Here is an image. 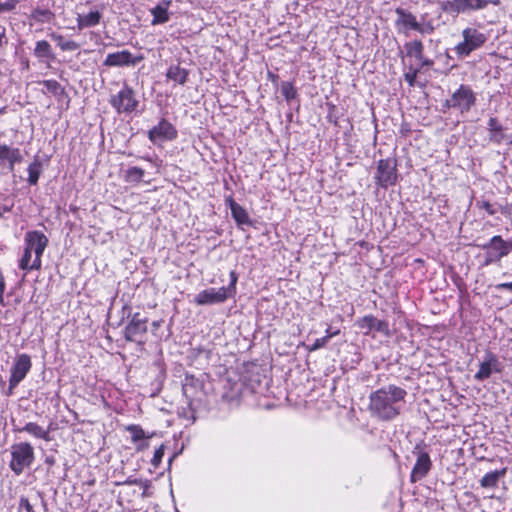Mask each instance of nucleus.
<instances>
[{"mask_svg": "<svg viewBox=\"0 0 512 512\" xmlns=\"http://www.w3.org/2000/svg\"><path fill=\"white\" fill-rule=\"evenodd\" d=\"M10 210L11 207L0 204V218L3 216L4 213L9 212Z\"/></svg>", "mask_w": 512, "mask_h": 512, "instance_id": "nucleus-50", "label": "nucleus"}, {"mask_svg": "<svg viewBox=\"0 0 512 512\" xmlns=\"http://www.w3.org/2000/svg\"><path fill=\"white\" fill-rule=\"evenodd\" d=\"M48 245L47 236L41 231H28L24 237V246L34 253L36 257L41 259Z\"/></svg>", "mask_w": 512, "mask_h": 512, "instance_id": "nucleus-17", "label": "nucleus"}, {"mask_svg": "<svg viewBox=\"0 0 512 512\" xmlns=\"http://www.w3.org/2000/svg\"><path fill=\"white\" fill-rule=\"evenodd\" d=\"M238 277L235 271L230 272V283L228 286L223 287L227 293L233 297L236 293V283H237Z\"/></svg>", "mask_w": 512, "mask_h": 512, "instance_id": "nucleus-41", "label": "nucleus"}, {"mask_svg": "<svg viewBox=\"0 0 512 512\" xmlns=\"http://www.w3.org/2000/svg\"><path fill=\"white\" fill-rule=\"evenodd\" d=\"M485 2H486V6H487L488 4H492V5H494V6H498V5H500V0H485Z\"/></svg>", "mask_w": 512, "mask_h": 512, "instance_id": "nucleus-52", "label": "nucleus"}, {"mask_svg": "<svg viewBox=\"0 0 512 512\" xmlns=\"http://www.w3.org/2000/svg\"><path fill=\"white\" fill-rule=\"evenodd\" d=\"M164 456V445H161L158 449L155 450L153 458L151 460V464L154 466V468H157Z\"/></svg>", "mask_w": 512, "mask_h": 512, "instance_id": "nucleus-42", "label": "nucleus"}, {"mask_svg": "<svg viewBox=\"0 0 512 512\" xmlns=\"http://www.w3.org/2000/svg\"><path fill=\"white\" fill-rule=\"evenodd\" d=\"M432 462L430 456L425 451H419L417 453V459L414 464V467L411 471L410 481L411 483H415L421 479H423L431 470Z\"/></svg>", "mask_w": 512, "mask_h": 512, "instance_id": "nucleus-18", "label": "nucleus"}, {"mask_svg": "<svg viewBox=\"0 0 512 512\" xmlns=\"http://www.w3.org/2000/svg\"><path fill=\"white\" fill-rule=\"evenodd\" d=\"M28 171V183L30 185H36L42 173V164L38 158H35L27 168Z\"/></svg>", "mask_w": 512, "mask_h": 512, "instance_id": "nucleus-31", "label": "nucleus"}, {"mask_svg": "<svg viewBox=\"0 0 512 512\" xmlns=\"http://www.w3.org/2000/svg\"><path fill=\"white\" fill-rule=\"evenodd\" d=\"M0 160L2 162H7L9 169L13 171L15 165L23 161V156L19 148L3 144L0 145Z\"/></svg>", "mask_w": 512, "mask_h": 512, "instance_id": "nucleus-19", "label": "nucleus"}, {"mask_svg": "<svg viewBox=\"0 0 512 512\" xmlns=\"http://www.w3.org/2000/svg\"><path fill=\"white\" fill-rule=\"evenodd\" d=\"M420 72V68H414L410 66L408 70L404 73V79L409 84V86L413 87L416 83V78Z\"/></svg>", "mask_w": 512, "mask_h": 512, "instance_id": "nucleus-38", "label": "nucleus"}, {"mask_svg": "<svg viewBox=\"0 0 512 512\" xmlns=\"http://www.w3.org/2000/svg\"><path fill=\"white\" fill-rule=\"evenodd\" d=\"M170 5V1H162L154 8L150 10L153 19L151 21L152 25L164 24L169 21V13L168 8Z\"/></svg>", "mask_w": 512, "mask_h": 512, "instance_id": "nucleus-22", "label": "nucleus"}, {"mask_svg": "<svg viewBox=\"0 0 512 512\" xmlns=\"http://www.w3.org/2000/svg\"><path fill=\"white\" fill-rule=\"evenodd\" d=\"M280 89L287 102H291L297 97V90L291 82H282Z\"/></svg>", "mask_w": 512, "mask_h": 512, "instance_id": "nucleus-34", "label": "nucleus"}, {"mask_svg": "<svg viewBox=\"0 0 512 512\" xmlns=\"http://www.w3.org/2000/svg\"><path fill=\"white\" fill-rule=\"evenodd\" d=\"M20 506L23 507L27 512H33V507L27 498H21Z\"/></svg>", "mask_w": 512, "mask_h": 512, "instance_id": "nucleus-45", "label": "nucleus"}, {"mask_svg": "<svg viewBox=\"0 0 512 512\" xmlns=\"http://www.w3.org/2000/svg\"><path fill=\"white\" fill-rule=\"evenodd\" d=\"M480 247L485 251L483 265L489 266L512 252V241H506L500 235H495Z\"/></svg>", "mask_w": 512, "mask_h": 512, "instance_id": "nucleus-4", "label": "nucleus"}, {"mask_svg": "<svg viewBox=\"0 0 512 512\" xmlns=\"http://www.w3.org/2000/svg\"><path fill=\"white\" fill-rule=\"evenodd\" d=\"M501 371L502 367L498 357L492 352H487L484 360L479 365V370L474 375V379L482 382L488 379L493 372L500 373Z\"/></svg>", "mask_w": 512, "mask_h": 512, "instance_id": "nucleus-16", "label": "nucleus"}, {"mask_svg": "<svg viewBox=\"0 0 512 512\" xmlns=\"http://www.w3.org/2000/svg\"><path fill=\"white\" fill-rule=\"evenodd\" d=\"M407 392L396 385H387L370 394L369 410L382 421L396 418L405 403Z\"/></svg>", "mask_w": 512, "mask_h": 512, "instance_id": "nucleus-1", "label": "nucleus"}, {"mask_svg": "<svg viewBox=\"0 0 512 512\" xmlns=\"http://www.w3.org/2000/svg\"><path fill=\"white\" fill-rule=\"evenodd\" d=\"M144 173V170L139 167H129L125 171L124 179L129 183H139L142 181Z\"/></svg>", "mask_w": 512, "mask_h": 512, "instance_id": "nucleus-33", "label": "nucleus"}, {"mask_svg": "<svg viewBox=\"0 0 512 512\" xmlns=\"http://www.w3.org/2000/svg\"><path fill=\"white\" fill-rule=\"evenodd\" d=\"M489 141L500 145L506 139L505 128L496 117H490L487 123Z\"/></svg>", "mask_w": 512, "mask_h": 512, "instance_id": "nucleus-20", "label": "nucleus"}, {"mask_svg": "<svg viewBox=\"0 0 512 512\" xmlns=\"http://www.w3.org/2000/svg\"><path fill=\"white\" fill-rule=\"evenodd\" d=\"M119 485H138L142 488L149 489L151 482L149 480H142L134 477H128L123 482L118 483Z\"/></svg>", "mask_w": 512, "mask_h": 512, "instance_id": "nucleus-39", "label": "nucleus"}, {"mask_svg": "<svg viewBox=\"0 0 512 512\" xmlns=\"http://www.w3.org/2000/svg\"><path fill=\"white\" fill-rule=\"evenodd\" d=\"M166 77L177 84L184 85L188 78V71L179 65H171L166 72Z\"/></svg>", "mask_w": 512, "mask_h": 512, "instance_id": "nucleus-27", "label": "nucleus"}, {"mask_svg": "<svg viewBox=\"0 0 512 512\" xmlns=\"http://www.w3.org/2000/svg\"><path fill=\"white\" fill-rule=\"evenodd\" d=\"M32 367L31 358L28 354L22 353L16 356L10 370L9 387L7 395H11L13 390L24 380Z\"/></svg>", "mask_w": 512, "mask_h": 512, "instance_id": "nucleus-8", "label": "nucleus"}, {"mask_svg": "<svg viewBox=\"0 0 512 512\" xmlns=\"http://www.w3.org/2000/svg\"><path fill=\"white\" fill-rule=\"evenodd\" d=\"M19 0H0V14L13 11L19 4Z\"/></svg>", "mask_w": 512, "mask_h": 512, "instance_id": "nucleus-40", "label": "nucleus"}, {"mask_svg": "<svg viewBox=\"0 0 512 512\" xmlns=\"http://www.w3.org/2000/svg\"><path fill=\"white\" fill-rule=\"evenodd\" d=\"M333 333H334V331H331L330 327L326 329V335L333 334Z\"/></svg>", "mask_w": 512, "mask_h": 512, "instance_id": "nucleus-55", "label": "nucleus"}, {"mask_svg": "<svg viewBox=\"0 0 512 512\" xmlns=\"http://www.w3.org/2000/svg\"><path fill=\"white\" fill-rule=\"evenodd\" d=\"M101 18L102 15L99 11H91L85 15L78 14L76 18L77 27L79 30L95 27L100 23Z\"/></svg>", "mask_w": 512, "mask_h": 512, "instance_id": "nucleus-26", "label": "nucleus"}, {"mask_svg": "<svg viewBox=\"0 0 512 512\" xmlns=\"http://www.w3.org/2000/svg\"><path fill=\"white\" fill-rule=\"evenodd\" d=\"M355 324L365 335H369L372 331H376L384 336H390L388 322L385 320H379L371 314L359 318Z\"/></svg>", "mask_w": 512, "mask_h": 512, "instance_id": "nucleus-14", "label": "nucleus"}, {"mask_svg": "<svg viewBox=\"0 0 512 512\" xmlns=\"http://www.w3.org/2000/svg\"><path fill=\"white\" fill-rule=\"evenodd\" d=\"M339 330H335L333 334H327L321 338H317L314 343L308 348L309 351H316L320 348H323L326 346V344L329 342V340L339 334Z\"/></svg>", "mask_w": 512, "mask_h": 512, "instance_id": "nucleus-37", "label": "nucleus"}, {"mask_svg": "<svg viewBox=\"0 0 512 512\" xmlns=\"http://www.w3.org/2000/svg\"><path fill=\"white\" fill-rule=\"evenodd\" d=\"M5 112V107L0 109V114H3Z\"/></svg>", "mask_w": 512, "mask_h": 512, "instance_id": "nucleus-56", "label": "nucleus"}, {"mask_svg": "<svg viewBox=\"0 0 512 512\" xmlns=\"http://www.w3.org/2000/svg\"><path fill=\"white\" fill-rule=\"evenodd\" d=\"M192 383L189 382V379L186 378L185 380V383L183 384V394L187 397V398H192V395L190 394V390L192 389Z\"/></svg>", "mask_w": 512, "mask_h": 512, "instance_id": "nucleus-43", "label": "nucleus"}, {"mask_svg": "<svg viewBox=\"0 0 512 512\" xmlns=\"http://www.w3.org/2000/svg\"><path fill=\"white\" fill-rule=\"evenodd\" d=\"M463 41L458 43L454 50L460 57H467L473 51L481 48L488 40V36L475 28H465L462 31Z\"/></svg>", "mask_w": 512, "mask_h": 512, "instance_id": "nucleus-5", "label": "nucleus"}, {"mask_svg": "<svg viewBox=\"0 0 512 512\" xmlns=\"http://www.w3.org/2000/svg\"><path fill=\"white\" fill-rule=\"evenodd\" d=\"M32 251H30L27 247L24 246V251L19 259V268L21 270H24L26 272L32 271V270H39L42 265L41 259L36 257L34 255V258L32 259Z\"/></svg>", "mask_w": 512, "mask_h": 512, "instance_id": "nucleus-21", "label": "nucleus"}, {"mask_svg": "<svg viewBox=\"0 0 512 512\" xmlns=\"http://www.w3.org/2000/svg\"><path fill=\"white\" fill-rule=\"evenodd\" d=\"M160 325H161V322H160V321H154V322L152 323V326H153V328H155V329L159 328V327H160Z\"/></svg>", "mask_w": 512, "mask_h": 512, "instance_id": "nucleus-53", "label": "nucleus"}, {"mask_svg": "<svg viewBox=\"0 0 512 512\" xmlns=\"http://www.w3.org/2000/svg\"><path fill=\"white\" fill-rule=\"evenodd\" d=\"M146 446H147L146 444H145V445H141V446H139V447H138V449H143V448H145Z\"/></svg>", "mask_w": 512, "mask_h": 512, "instance_id": "nucleus-57", "label": "nucleus"}, {"mask_svg": "<svg viewBox=\"0 0 512 512\" xmlns=\"http://www.w3.org/2000/svg\"><path fill=\"white\" fill-rule=\"evenodd\" d=\"M6 43V29L0 26V48Z\"/></svg>", "mask_w": 512, "mask_h": 512, "instance_id": "nucleus-48", "label": "nucleus"}, {"mask_svg": "<svg viewBox=\"0 0 512 512\" xmlns=\"http://www.w3.org/2000/svg\"><path fill=\"white\" fill-rule=\"evenodd\" d=\"M176 137V128L166 119H161L159 123L148 132V138L154 144L163 141H172Z\"/></svg>", "mask_w": 512, "mask_h": 512, "instance_id": "nucleus-13", "label": "nucleus"}, {"mask_svg": "<svg viewBox=\"0 0 512 512\" xmlns=\"http://www.w3.org/2000/svg\"><path fill=\"white\" fill-rule=\"evenodd\" d=\"M110 104L117 113L129 114L137 109L139 100L137 99L133 88L124 83L118 93L111 97Z\"/></svg>", "mask_w": 512, "mask_h": 512, "instance_id": "nucleus-6", "label": "nucleus"}, {"mask_svg": "<svg viewBox=\"0 0 512 512\" xmlns=\"http://www.w3.org/2000/svg\"><path fill=\"white\" fill-rule=\"evenodd\" d=\"M147 491H148V489L145 490V488H143V493H142L143 497H146L148 495Z\"/></svg>", "mask_w": 512, "mask_h": 512, "instance_id": "nucleus-54", "label": "nucleus"}, {"mask_svg": "<svg viewBox=\"0 0 512 512\" xmlns=\"http://www.w3.org/2000/svg\"><path fill=\"white\" fill-rule=\"evenodd\" d=\"M227 201L229 203L232 217L236 223L238 225H250L251 220L246 210L241 205L236 203L232 198H229Z\"/></svg>", "mask_w": 512, "mask_h": 512, "instance_id": "nucleus-25", "label": "nucleus"}, {"mask_svg": "<svg viewBox=\"0 0 512 512\" xmlns=\"http://www.w3.org/2000/svg\"><path fill=\"white\" fill-rule=\"evenodd\" d=\"M418 61L420 62V70L424 67H431L434 64L433 60L424 57V55L422 56V59H419Z\"/></svg>", "mask_w": 512, "mask_h": 512, "instance_id": "nucleus-44", "label": "nucleus"}, {"mask_svg": "<svg viewBox=\"0 0 512 512\" xmlns=\"http://www.w3.org/2000/svg\"><path fill=\"white\" fill-rule=\"evenodd\" d=\"M483 207H484V209H485L489 214H491V215H492V214H494V211L491 209V208H492V206H491V204H490V203L485 202V203L483 204Z\"/></svg>", "mask_w": 512, "mask_h": 512, "instance_id": "nucleus-51", "label": "nucleus"}, {"mask_svg": "<svg viewBox=\"0 0 512 512\" xmlns=\"http://www.w3.org/2000/svg\"><path fill=\"white\" fill-rule=\"evenodd\" d=\"M5 291V279L3 274L0 272V304H3V294Z\"/></svg>", "mask_w": 512, "mask_h": 512, "instance_id": "nucleus-47", "label": "nucleus"}, {"mask_svg": "<svg viewBox=\"0 0 512 512\" xmlns=\"http://www.w3.org/2000/svg\"><path fill=\"white\" fill-rule=\"evenodd\" d=\"M232 298L227 291L221 288H208L200 291L194 298L197 305H214L224 303L227 299Z\"/></svg>", "mask_w": 512, "mask_h": 512, "instance_id": "nucleus-15", "label": "nucleus"}, {"mask_svg": "<svg viewBox=\"0 0 512 512\" xmlns=\"http://www.w3.org/2000/svg\"><path fill=\"white\" fill-rule=\"evenodd\" d=\"M376 179L381 187L394 185L397 180L396 161L391 158L381 159L377 165Z\"/></svg>", "mask_w": 512, "mask_h": 512, "instance_id": "nucleus-11", "label": "nucleus"}, {"mask_svg": "<svg viewBox=\"0 0 512 512\" xmlns=\"http://www.w3.org/2000/svg\"><path fill=\"white\" fill-rule=\"evenodd\" d=\"M127 431L131 434V439L133 442H138L145 438H150L151 436L146 435L145 431L139 425H129L127 427Z\"/></svg>", "mask_w": 512, "mask_h": 512, "instance_id": "nucleus-36", "label": "nucleus"}, {"mask_svg": "<svg viewBox=\"0 0 512 512\" xmlns=\"http://www.w3.org/2000/svg\"><path fill=\"white\" fill-rule=\"evenodd\" d=\"M146 333L147 318L141 317L140 313L133 314L124 330L125 339L143 345V337Z\"/></svg>", "mask_w": 512, "mask_h": 512, "instance_id": "nucleus-10", "label": "nucleus"}, {"mask_svg": "<svg viewBox=\"0 0 512 512\" xmlns=\"http://www.w3.org/2000/svg\"><path fill=\"white\" fill-rule=\"evenodd\" d=\"M395 13L397 18L395 20V27L399 33L408 34L410 31H417L420 34H432L435 26L431 19H427V15H421L418 21L416 16L411 12L403 9L396 8Z\"/></svg>", "mask_w": 512, "mask_h": 512, "instance_id": "nucleus-2", "label": "nucleus"}, {"mask_svg": "<svg viewBox=\"0 0 512 512\" xmlns=\"http://www.w3.org/2000/svg\"><path fill=\"white\" fill-rule=\"evenodd\" d=\"M49 37L57 43L62 51H76L80 47L77 42L73 40H67L63 35L55 32H51Z\"/></svg>", "mask_w": 512, "mask_h": 512, "instance_id": "nucleus-29", "label": "nucleus"}, {"mask_svg": "<svg viewBox=\"0 0 512 512\" xmlns=\"http://www.w3.org/2000/svg\"><path fill=\"white\" fill-rule=\"evenodd\" d=\"M54 18V13L49 9L35 8L30 14V19L36 23H49Z\"/></svg>", "mask_w": 512, "mask_h": 512, "instance_id": "nucleus-30", "label": "nucleus"}, {"mask_svg": "<svg viewBox=\"0 0 512 512\" xmlns=\"http://www.w3.org/2000/svg\"><path fill=\"white\" fill-rule=\"evenodd\" d=\"M476 96L468 85L460 87L452 94L451 98L446 100L445 107L455 108L461 113L468 112L475 105Z\"/></svg>", "mask_w": 512, "mask_h": 512, "instance_id": "nucleus-7", "label": "nucleus"}, {"mask_svg": "<svg viewBox=\"0 0 512 512\" xmlns=\"http://www.w3.org/2000/svg\"><path fill=\"white\" fill-rule=\"evenodd\" d=\"M442 11L458 15L486 8L485 0H446L440 3Z\"/></svg>", "mask_w": 512, "mask_h": 512, "instance_id": "nucleus-9", "label": "nucleus"}, {"mask_svg": "<svg viewBox=\"0 0 512 512\" xmlns=\"http://www.w3.org/2000/svg\"><path fill=\"white\" fill-rule=\"evenodd\" d=\"M496 290H509L512 291V282L499 283L495 286Z\"/></svg>", "mask_w": 512, "mask_h": 512, "instance_id": "nucleus-46", "label": "nucleus"}, {"mask_svg": "<svg viewBox=\"0 0 512 512\" xmlns=\"http://www.w3.org/2000/svg\"><path fill=\"white\" fill-rule=\"evenodd\" d=\"M16 431H18V432H26L29 435H31V436H33V437H35L37 439H42V440H45V441H49L50 440V436H49L50 431H49V429H45L44 427L38 425L35 422H28L23 427L18 428Z\"/></svg>", "mask_w": 512, "mask_h": 512, "instance_id": "nucleus-23", "label": "nucleus"}, {"mask_svg": "<svg viewBox=\"0 0 512 512\" xmlns=\"http://www.w3.org/2000/svg\"><path fill=\"white\" fill-rule=\"evenodd\" d=\"M42 85L54 96H60L64 93V88L56 80H44L42 81Z\"/></svg>", "mask_w": 512, "mask_h": 512, "instance_id": "nucleus-35", "label": "nucleus"}, {"mask_svg": "<svg viewBox=\"0 0 512 512\" xmlns=\"http://www.w3.org/2000/svg\"><path fill=\"white\" fill-rule=\"evenodd\" d=\"M506 474V469L495 470L486 473L480 480V485L483 488H495L498 485L499 479Z\"/></svg>", "mask_w": 512, "mask_h": 512, "instance_id": "nucleus-28", "label": "nucleus"}, {"mask_svg": "<svg viewBox=\"0 0 512 512\" xmlns=\"http://www.w3.org/2000/svg\"><path fill=\"white\" fill-rule=\"evenodd\" d=\"M44 462L48 466H53L56 463V459L54 456L50 455V456H46Z\"/></svg>", "mask_w": 512, "mask_h": 512, "instance_id": "nucleus-49", "label": "nucleus"}, {"mask_svg": "<svg viewBox=\"0 0 512 512\" xmlns=\"http://www.w3.org/2000/svg\"><path fill=\"white\" fill-rule=\"evenodd\" d=\"M144 59L143 55L135 56L128 50H121L107 54L103 65L107 67L135 66Z\"/></svg>", "mask_w": 512, "mask_h": 512, "instance_id": "nucleus-12", "label": "nucleus"}, {"mask_svg": "<svg viewBox=\"0 0 512 512\" xmlns=\"http://www.w3.org/2000/svg\"><path fill=\"white\" fill-rule=\"evenodd\" d=\"M405 49L408 56H413L417 60L422 59L424 46L420 40H413L405 44Z\"/></svg>", "mask_w": 512, "mask_h": 512, "instance_id": "nucleus-32", "label": "nucleus"}, {"mask_svg": "<svg viewBox=\"0 0 512 512\" xmlns=\"http://www.w3.org/2000/svg\"><path fill=\"white\" fill-rule=\"evenodd\" d=\"M34 55L42 62L49 63L54 60L52 47L46 40L37 41L34 48Z\"/></svg>", "mask_w": 512, "mask_h": 512, "instance_id": "nucleus-24", "label": "nucleus"}, {"mask_svg": "<svg viewBox=\"0 0 512 512\" xmlns=\"http://www.w3.org/2000/svg\"><path fill=\"white\" fill-rule=\"evenodd\" d=\"M35 459L33 446L28 442H20L11 446L10 469L15 475H21L29 468Z\"/></svg>", "mask_w": 512, "mask_h": 512, "instance_id": "nucleus-3", "label": "nucleus"}]
</instances>
